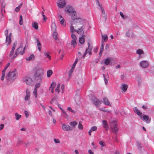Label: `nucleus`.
Segmentation results:
<instances>
[{
    "label": "nucleus",
    "mask_w": 154,
    "mask_h": 154,
    "mask_svg": "<svg viewBox=\"0 0 154 154\" xmlns=\"http://www.w3.org/2000/svg\"><path fill=\"white\" fill-rule=\"evenodd\" d=\"M57 99V97H55L54 98H52V99L51 100V101H50V103H52V102H53L55 100H56Z\"/></svg>",
    "instance_id": "59"
},
{
    "label": "nucleus",
    "mask_w": 154,
    "mask_h": 154,
    "mask_svg": "<svg viewBox=\"0 0 154 154\" xmlns=\"http://www.w3.org/2000/svg\"><path fill=\"white\" fill-rule=\"evenodd\" d=\"M97 129V127L94 126H93L91 128L90 130L91 131H96Z\"/></svg>",
    "instance_id": "47"
},
{
    "label": "nucleus",
    "mask_w": 154,
    "mask_h": 154,
    "mask_svg": "<svg viewBox=\"0 0 154 154\" xmlns=\"http://www.w3.org/2000/svg\"><path fill=\"white\" fill-rule=\"evenodd\" d=\"M137 144L138 149H141L142 147L141 145V143L139 141H137Z\"/></svg>",
    "instance_id": "38"
},
{
    "label": "nucleus",
    "mask_w": 154,
    "mask_h": 154,
    "mask_svg": "<svg viewBox=\"0 0 154 154\" xmlns=\"http://www.w3.org/2000/svg\"><path fill=\"white\" fill-rule=\"evenodd\" d=\"M134 112L138 116H140V118H142V113L140 112L139 110L138 109L137 107H134Z\"/></svg>",
    "instance_id": "15"
},
{
    "label": "nucleus",
    "mask_w": 154,
    "mask_h": 154,
    "mask_svg": "<svg viewBox=\"0 0 154 154\" xmlns=\"http://www.w3.org/2000/svg\"><path fill=\"white\" fill-rule=\"evenodd\" d=\"M78 128L79 129L82 130L83 129V126L81 124V122H80L78 125Z\"/></svg>",
    "instance_id": "43"
},
{
    "label": "nucleus",
    "mask_w": 154,
    "mask_h": 154,
    "mask_svg": "<svg viewBox=\"0 0 154 154\" xmlns=\"http://www.w3.org/2000/svg\"><path fill=\"white\" fill-rule=\"evenodd\" d=\"M24 113L25 114L26 117V118L28 117L29 116V114H28V112L26 110H25Z\"/></svg>",
    "instance_id": "58"
},
{
    "label": "nucleus",
    "mask_w": 154,
    "mask_h": 154,
    "mask_svg": "<svg viewBox=\"0 0 154 154\" xmlns=\"http://www.w3.org/2000/svg\"><path fill=\"white\" fill-rule=\"evenodd\" d=\"M75 11V10L71 7H69V8L67 9V10H66V11L70 13V14L72 13Z\"/></svg>",
    "instance_id": "23"
},
{
    "label": "nucleus",
    "mask_w": 154,
    "mask_h": 154,
    "mask_svg": "<svg viewBox=\"0 0 154 154\" xmlns=\"http://www.w3.org/2000/svg\"><path fill=\"white\" fill-rule=\"evenodd\" d=\"M23 81L27 85H29L32 84L33 82L32 79L29 76L24 77L23 79Z\"/></svg>",
    "instance_id": "6"
},
{
    "label": "nucleus",
    "mask_w": 154,
    "mask_h": 154,
    "mask_svg": "<svg viewBox=\"0 0 154 154\" xmlns=\"http://www.w3.org/2000/svg\"><path fill=\"white\" fill-rule=\"evenodd\" d=\"M103 125V127L106 129V130H107L108 128V125L106 120H103L102 121Z\"/></svg>",
    "instance_id": "19"
},
{
    "label": "nucleus",
    "mask_w": 154,
    "mask_h": 154,
    "mask_svg": "<svg viewBox=\"0 0 154 154\" xmlns=\"http://www.w3.org/2000/svg\"><path fill=\"white\" fill-rule=\"evenodd\" d=\"M32 26L36 29H37L38 28V24L37 22H35L32 23Z\"/></svg>",
    "instance_id": "26"
},
{
    "label": "nucleus",
    "mask_w": 154,
    "mask_h": 154,
    "mask_svg": "<svg viewBox=\"0 0 154 154\" xmlns=\"http://www.w3.org/2000/svg\"><path fill=\"white\" fill-rule=\"evenodd\" d=\"M101 11L102 13L103 14V15H104V14H105V11L103 8L102 7L101 8Z\"/></svg>",
    "instance_id": "63"
},
{
    "label": "nucleus",
    "mask_w": 154,
    "mask_h": 154,
    "mask_svg": "<svg viewBox=\"0 0 154 154\" xmlns=\"http://www.w3.org/2000/svg\"><path fill=\"white\" fill-rule=\"evenodd\" d=\"M44 55L46 56V57H48L49 60L51 59V57L49 54L48 53H47L46 51H45L44 53Z\"/></svg>",
    "instance_id": "34"
},
{
    "label": "nucleus",
    "mask_w": 154,
    "mask_h": 154,
    "mask_svg": "<svg viewBox=\"0 0 154 154\" xmlns=\"http://www.w3.org/2000/svg\"><path fill=\"white\" fill-rule=\"evenodd\" d=\"M78 60V58H77L76 59L74 63L72 66V69H74L75 68V66Z\"/></svg>",
    "instance_id": "44"
},
{
    "label": "nucleus",
    "mask_w": 154,
    "mask_h": 154,
    "mask_svg": "<svg viewBox=\"0 0 154 154\" xmlns=\"http://www.w3.org/2000/svg\"><path fill=\"white\" fill-rule=\"evenodd\" d=\"M74 69H72V68L70 70L69 73V76H70L72 74V73L73 71V70Z\"/></svg>",
    "instance_id": "52"
},
{
    "label": "nucleus",
    "mask_w": 154,
    "mask_h": 154,
    "mask_svg": "<svg viewBox=\"0 0 154 154\" xmlns=\"http://www.w3.org/2000/svg\"><path fill=\"white\" fill-rule=\"evenodd\" d=\"M44 73L43 69L42 68H38L34 75V80L35 82H42L43 75Z\"/></svg>",
    "instance_id": "1"
},
{
    "label": "nucleus",
    "mask_w": 154,
    "mask_h": 154,
    "mask_svg": "<svg viewBox=\"0 0 154 154\" xmlns=\"http://www.w3.org/2000/svg\"><path fill=\"white\" fill-rule=\"evenodd\" d=\"M84 28L85 26H84L83 25H82L80 28H78V30L75 29L74 30V31L76 32L79 34H82V35H83L84 33L83 29Z\"/></svg>",
    "instance_id": "12"
},
{
    "label": "nucleus",
    "mask_w": 154,
    "mask_h": 154,
    "mask_svg": "<svg viewBox=\"0 0 154 154\" xmlns=\"http://www.w3.org/2000/svg\"><path fill=\"white\" fill-rule=\"evenodd\" d=\"M92 102L96 106H99L101 104V101H100L99 100L95 97H94L92 100Z\"/></svg>",
    "instance_id": "7"
},
{
    "label": "nucleus",
    "mask_w": 154,
    "mask_h": 154,
    "mask_svg": "<svg viewBox=\"0 0 154 154\" xmlns=\"http://www.w3.org/2000/svg\"><path fill=\"white\" fill-rule=\"evenodd\" d=\"M30 98V95H26L24 97V100L26 101L29 100Z\"/></svg>",
    "instance_id": "45"
},
{
    "label": "nucleus",
    "mask_w": 154,
    "mask_h": 154,
    "mask_svg": "<svg viewBox=\"0 0 154 154\" xmlns=\"http://www.w3.org/2000/svg\"><path fill=\"white\" fill-rule=\"evenodd\" d=\"M23 17L22 15H20V21L19 23L20 25H22L23 24Z\"/></svg>",
    "instance_id": "39"
},
{
    "label": "nucleus",
    "mask_w": 154,
    "mask_h": 154,
    "mask_svg": "<svg viewBox=\"0 0 154 154\" xmlns=\"http://www.w3.org/2000/svg\"><path fill=\"white\" fill-rule=\"evenodd\" d=\"M26 95H30V92L27 89L26 91Z\"/></svg>",
    "instance_id": "57"
},
{
    "label": "nucleus",
    "mask_w": 154,
    "mask_h": 154,
    "mask_svg": "<svg viewBox=\"0 0 154 154\" xmlns=\"http://www.w3.org/2000/svg\"><path fill=\"white\" fill-rule=\"evenodd\" d=\"M15 116L16 117V119L17 120H18L21 117V115L17 113H15Z\"/></svg>",
    "instance_id": "32"
},
{
    "label": "nucleus",
    "mask_w": 154,
    "mask_h": 154,
    "mask_svg": "<svg viewBox=\"0 0 154 154\" xmlns=\"http://www.w3.org/2000/svg\"><path fill=\"white\" fill-rule=\"evenodd\" d=\"M88 48H86V49L85 51L84 54H83V57L84 58L88 52L91 51L92 49V46H91L90 45V44L89 43V42L88 43Z\"/></svg>",
    "instance_id": "11"
},
{
    "label": "nucleus",
    "mask_w": 154,
    "mask_h": 154,
    "mask_svg": "<svg viewBox=\"0 0 154 154\" xmlns=\"http://www.w3.org/2000/svg\"><path fill=\"white\" fill-rule=\"evenodd\" d=\"M99 143L102 146H105L104 144L105 143H104V142H103V141H100L99 142Z\"/></svg>",
    "instance_id": "61"
},
{
    "label": "nucleus",
    "mask_w": 154,
    "mask_h": 154,
    "mask_svg": "<svg viewBox=\"0 0 154 154\" xmlns=\"http://www.w3.org/2000/svg\"><path fill=\"white\" fill-rule=\"evenodd\" d=\"M110 124V128L112 131L117 134L118 131V128H117V122L116 121L112 120L109 121Z\"/></svg>",
    "instance_id": "3"
},
{
    "label": "nucleus",
    "mask_w": 154,
    "mask_h": 154,
    "mask_svg": "<svg viewBox=\"0 0 154 154\" xmlns=\"http://www.w3.org/2000/svg\"><path fill=\"white\" fill-rule=\"evenodd\" d=\"M71 17V19L72 21L71 22V24L72 25L74 24L75 23V21L79 20H80L81 18L77 16L76 15V12L75 11L73 12L72 13L70 14Z\"/></svg>",
    "instance_id": "4"
},
{
    "label": "nucleus",
    "mask_w": 154,
    "mask_h": 154,
    "mask_svg": "<svg viewBox=\"0 0 154 154\" xmlns=\"http://www.w3.org/2000/svg\"><path fill=\"white\" fill-rule=\"evenodd\" d=\"M60 84H58L57 86V88L55 89V91L56 92H57L58 93H59L60 92V90L59 89L60 88Z\"/></svg>",
    "instance_id": "49"
},
{
    "label": "nucleus",
    "mask_w": 154,
    "mask_h": 154,
    "mask_svg": "<svg viewBox=\"0 0 154 154\" xmlns=\"http://www.w3.org/2000/svg\"><path fill=\"white\" fill-rule=\"evenodd\" d=\"M103 103L104 104L111 106V105L110 102L109 101L108 99L106 97H104L103 98Z\"/></svg>",
    "instance_id": "17"
},
{
    "label": "nucleus",
    "mask_w": 154,
    "mask_h": 154,
    "mask_svg": "<svg viewBox=\"0 0 154 154\" xmlns=\"http://www.w3.org/2000/svg\"><path fill=\"white\" fill-rule=\"evenodd\" d=\"M41 83L38 82V83H36L35 85L34 89L37 90V88L40 86Z\"/></svg>",
    "instance_id": "41"
},
{
    "label": "nucleus",
    "mask_w": 154,
    "mask_h": 154,
    "mask_svg": "<svg viewBox=\"0 0 154 154\" xmlns=\"http://www.w3.org/2000/svg\"><path fill=\"white\" fill-rule=\"evenodd\" d=\"M82 21V19L81 18L80 19V20H78L75 21V23L74 25V26L76 28H80L81 26L83 24L81 22Z\"/></svg>",
    "instance_id": "9"
},
{
    "label": "nucleus",
    "mask_w": 154,
    "mask_h": 154,
    "mask_svg": "<svg viewBox=\"0 0 154 154\" xmlns=\"http://www.w3.org/2000/svg\"><path fill=\"white\" fill-rule=\"evenodd\" d=\"M141 118H143V120L147 123H149L151 119V118H149L148 116L146 115H143V116H142Z\"/></svg>",
    "instance_id": "13"
},
{
    "label": "nucleus",
    "mask_w": 154,
    "mask_h": 154,
    "mask_svg": "<svg viewBox=\"0 0 154 154\" xmlns=\"http://www.w3.org/2000/svg\"><path fill=\"white\" fill-rule=\"evenodd\" d=\"M58 18L60 24L63 26H65L66 25V24L64 23L65 20L61 15L58 16Z\"/></svg>",
    "instance_id": "14"
},
{
    "label": "nucleus",
    "mask_w": 154,
    "mask_h": 154,
    "mask_svg": "<svg viewBox=\"0 0 154 154\" xmlns=\"http://www.w3.org/2000/svg\"><path fill=\"white\" fill-rule=\"evenodd\" d=\"M71 45L73 46V47H74L77 44L76 40L74 39L72 40L71 41Z\"/></svg>",
    "instance_id": "36"
},
{
    "label": "nucleus",
    "mask_w": 154,
    "mask_h": 154,
    "mask_svg": "<svg viewBox=\"0 0 154 154\" xmlns=\"http://www.w3.org/2000/svg\"><path fill=\"white\" fill-rule=\"evenodd\" d=\"M71 37L73 39L75 40L76 39V37L75 34H72L71 35Z\"/></svg>",
    "instance_id": "53"
},
{
    "label": "nucleus",
    "mask_w": 154,
    "mask_h": 154,
    "mask_svg": "<svg viewBox=\"0 0 154 154\" xmlns=\"http://www.w3.org/2000/svg\"><path fill=\"white\" fill-rule=\"evenodd\" d=\"M14 50L12 49L9 54V55L10 57L13 54L14 52Z\"/></svg>",
    "instance_id": "60"
},
{
    "label": "nucleus",
    "mask_w": 154,
    "mask_h": 154,
    "mask_svg": "<svg viewBox=\"0 0 154 154\" xmlns=\"http://www.w3.org/2000/svg\"><path fill=\"white\" fill-rule=\"evenodd\" d=\"M37 45L38 47V49L39 51H41V44L40 42L37 43Z\"/></svg>",
    "instance_id": "40"
},
{
    "label": "nucleus",
    "mask_w": 154,
    "mask_h": 154,
    "mask_svg": "<svg viewBox=\"0 0 154 154\" xmlns=\"http://www.w3.org/2000/svg\"><path fill=\"white\" fill-rule=\"evenodd\" d=\"M22 5V3H21L14 10V11L16 12H18L20 10V8H21Z\"/></svg>",
    "instance_id": "31"
},
{
    "label": "nucleus",
    "mask_w": 154,
    "mask_h": 154,
    "mask_svg": "<svg viewBox=\"0 0 154 154\" xmlns=\"http://www.w3.org/2000/svg\"><path fill=\"white\" fill-rule=\"evenodd\" d=\"M78 124L77 122L75 121L71 122L70 123V125L71 126V127H72V129L75 128V126Z\"/></svg>",
    "instance_id": "21"
},
{
    "label": "nucleus",
    "mask_w": 154,
    "mask_h": 154,
    "mask_svg": "<svg viewBox=\"0 0 154 154\" xmlns=\"http://www.w3.org/2000/svg\"><path fill=\"white\" fill-rule=\"evenodd\" d=\"M51 28L52 30L53 31H56V26L55 23H53L51 24Z\"/></svg>",
    "instance_id": "22"
},
{
    "label": "nucleus",
    "mask_w": 154,
    "mask_h": 154,
    "mask_svg": "<svg viewBox=\"0 0 154 154\" xmlns=\"http://www.w3.org/2000/svg\"><path fill=\"white\" fill-rule=\"evenodd\" d=\"M61 89L62 90V92L63 93L64 89V85L63 84L61 85Z\"/></svg>",
    "instance_id": "55"
},
{
    "label": "nucleus",
    "mask_w": 154,
    "mask_h": 154,
    "mask_svg": "<svg viewBox=\"0 0 154 154\" xmlns=\"http://www.w3.org/2000/svg\"><path fill=\"white\" fill-rule=\"evenodd\" d=\"M104 45V42L102 40V41L101 42V45L100 48V51H101V52H103V50Z\"/></svg>",
    "instance_id": "35"
},
{
    "label": "nucleus",
    "mask_w": 154,
    "mask_h": 154,
    "mask_svg": "<svg viewBox=\"0 0 154 154\" xmlns=\"http://www.w3.org/2000/svg\"><path fill=\"white\" fill-rule=\"evenodd\" d=\"M103 17L104 18L105 21H106L107 19V15L106 14H104V15H103Z\"/></svg>",
    "instance_id": "64"
},
{
    "label": "nucleus",
    "mask_w": 154,
    "mask_h": 154,
    "mask_svg": "<svg viewBox=\"0 0 154 154\" xmlns=\"http://www.w3.org/2000/svg\"><path fill=\"white\" fill-rule=\"evenodd\" d=\"M62 129L64 131H71L72 129V127H71L68 125L66 124H63L62 125Z\"/></svg>",
    "instance_id": "8"
},
{
    "label": "nucleus",
    "mask_w": 154,
    "mask_h": 154,
    "mask_svg": "<svg viewBox=\"0 0 154 154\" xmlns=\"http://www.w3.org/2000/svg\"><path fill=\"white\" fill-rule=\"evenodd\" d=\"M5 34L6 37V42L8 43L7 45L10 44L11 42V33H9L8 34V30H6L5 31Z\"/></svg>",
    "instance_id": "5"
},
{
    "label": "nucleus",
    "mask_w": 154,
    "mask_h": 154,
    "mask_svg": "<svg viewBox=\"0 0 154 154\" xmlns=\"http://www.w3.org/2000/svg\"><path fill=\"white\" fill-rule=\"evenodd\" d=\"M56 86V83L55 82H53L51 85V86L50 87L49 89L50 90L51 89V92L52 93H54L53 90L55 86Z\"/></svg>",
    "instance_id": "18"
},
{
    "label": "nucleus",
    "mask_w": 154,
    "mask_h": 154,
    "mask_svg": "<svg viewBox=\"0 0 154 154\" xmlns=\"http://www.w3.org/2000/svg\"><path fill=\"white\" fill-rule=\"evenodd\" d=\"M140 66L143 68H146L149 66V63L146 60H143L140 63Z\"/></svg>",
    "instance_id": "10"
},
{
    "label": "nucleus",
    "mask_w": 154,
    "mask_h": 154,
    "mask_svg": "<svg viewBox=\"0 0 154 154\" xmlns=\"http://www.w3.org/2000/svg\"><path fill=\"white\" fill-rule=\"evenodd\" d=\"M67 109L68 110H69V111L70 112H72L73 113H75V111L74 110H73L72 109V108L70 107H68L67 108Z\"/></svg>",
    "instance_id": "51"
},
{
    "label": "nucleus",
    "mask_w": 154,
    "mask_h": 154,
    "mask_svg": "<svg viewBox=\"0 0 154 154\" xmlns=\"http://www.w3.org/2000/svg\"><path fill=\"white\" fill-rule=\"evenodd\" d=\"M102 37L105 42H106L108 39V36L106 34H102Z\"/></svg>",
    "instance_id": "29"
},
{
    "label": "nucleus",
    "mask_w": 154,
    "mask_h": 154,
    "mask_svg": "<svg viewBox=\"0 0 154 154\" xmlns=\"http://www.w3.org/2000/svg\"><path fill=\"white\" fill-rule=\"evenodd\" d=\"M85 35H82V36L79 38V42L81 44H83L85 42V39L84 38V37Z\"/></svg>",
    "instance_id": "24"
},
{
    "label": "nucleus",
    "mask_w": 154,
    "mask_h": 154,
    "mask_svg": "<svg viewBox=\"0 0 154 154\" xmlns=\"http://www.w3.org/2000/svg\"><path fill=\"white\" fill-rule=\"evenodd\" d=\"M57 33L56 32V31H53L52 35L54 38L56 40L58 39V37H57Z\"/></svg>",
    "instance_id": "27"
},
{
    "label": "nucleus",
    "mask_w": 154,
    "mask_h": 154,
    "mask_svg": "<svg viewBox=\"0 0 154 154\" xmlns=\"http://www.w3.org/2000/svg\"><path fill=\"white\" fill-rule=\"evenodd\" d=\"M34 56L33 54H31L29 57L26 58V60L27 61H30L32 59H34Z\"/></svg>",
    "instance_id": "28"
},
{
    "label": "nucleus",
    "mask_w": 154,
    "mask_h": 154,
    "mask_svg": "<svg viewBox=\"0 0 154 154\" xmlns=\"http://www.w3.org/2000/svg\"><path fill=\"white\" fill-rule=\"evenodd\" d=\"M110 62V59L109 58H106L105 60L104 61V63L106 65H108L109 64Z\"/></svg>",
    "instance_id": "33"
},
{
    "label": "nucleus",
    "mask_w": 154,
    "mask_h": 154,
    "mask_svg": "<svg viewBox=\"0 0 154 154\" xmlns=\"http://www.w3.org/2000/svg\"><path fill=\"white\" fill-rule=\"evenodd\" d=\"M143 51L141 49H139L137 51V53L139 55L143 54Z\"/></svg>",
    "instance_id": "37"
},
{
    "label": "nucleus",
    "mask_w": 154,
    "mask_h": 154,
    "mask_svg": "<svg viewBox=\"0 0 154 154\" xmlns=\"http://www.w3.org/2000/svg\"><path fill=\"white\" fill-rule=\"evenodd\" d=\"M33 93L35 97L36 98L37 95V90L34 89Z\"/></svg>",
    "instance_id": "46"
},
{
    "label": "nucleus",
    "mask_w": 154,
    "mask_h": 154,
    "mask_svg": "<svg viewBox=\"0 0 154 154\" xmlns=\"http://www.w3.org/2000/svg\"><path fill=\"white\" fill-rule=\"evenodd\" d=\"M54 141L56 143H60V141L58 139H54Z\"/></svg>",
    "instance_id": "54"
},
{
    "label": "nucleus",
    "mask_w": 154,
    "mask_h": 154,
    "mask_svg": "<svg viewBox=\"0 0 154 154\" xmlns=\"http://www.w3.org/2000/svg\"><path fill=\"white\" fill-rule=\"evenodd\" d=\"M58 6L60 8H63L66 5V2L64 0L63 2H59L57 3Z\"/></svg>",
    "instance_id": "16"
},
{
    "label": "nucleus",
    "mask_w": 154,
    "mask_h": 154,
    "mask_svg": "<svg viewBox=\"0 0 154 154\" xmlns=\"http://www.w3.org/2000/svg\"><path fill=\"white\" fill-rule=\"evenodd\" d=\"M100 109L104 112H107L108 113L110 112V111H109L107 110H106V109H105L102 108V109Z\"/></svg>",
    "instance_id": "56"
},
{
    "label": "nucleus",
    "mask_w": 154,
    "mask_h": 154,
    "mask_svg": "<svg viewBox=\"0 0 154 154\" xmlns=\"http://www.w3.org/2000/svg\"><path fill=\"white\" fill-rule=\"evenodd\" d=\"M22 46H20L17 49L15 52V55H18L22 49Z\"/></svg>",
    "instance_id": "20"
},
{
    "label": "nucleus",
    "mask_w": 154,
    "mask_h": 154,
    "mask_svg": "<svg viewBox=\"0 0 154 154\" xmlns=\"http://www.w3.org/2000/svg\"><path fill=\"white\" fill-rule=\"evenodd\" d=\"M17 71L16 69H15L14 71H10L6 75L5 79L8 82H13L16 78V74Z\"/></svg>",
    "instance_id": "2"
},
{
    "label": "nucleus",
    "mask_w": 154,
    "mask_h": 154,
    "mask_svg": "<svg viewBox=\"0 0 154 154\" xmlns=\"http://www.w3.org/2000/svg\"><path fill=\"white\" fill-rule=\"evenodd\" d=\"M125 35L128 37H130L129 32H126L125 33Z\"/></svg>",
    "instance_id": "62"
},
{
    "label": "nucleus",
    "mask_w": 154,
    "mask_h": 154,
    "mask_svg": "<svg viewBox=\"0 0 154 154\" xmlns=\"http://www.w3.org/2000/svg\"><path fill=\"white\" fill-rule=\"evenodd\" d=\"M17 44V41H15L13 44V45L12 49H13L14 50H15V47L16 46Z\"/></svg>",
    "instance_id": "48"
},
{
    "label": "nucleus",
    "mask_w": 154,
    "mask_h": 154,
    "mask_svg": "<svg viewBox=\"0 0 154 154\" xmlns=\"http://www.w3.org/2000/svg\"><path fill=\"white\" fill-rule=\"evenodd\" d=\"M53 72L51 70H48L47 71V76L48 77H50L52 74Z\"/></svg>",
    "instance_id": "30"
},
{
    "label": "nucleus",
    "mask_w": 154,
    "mask_h": 154,
    "mask_svg": "<svg viewBox=\"0 0 154 154\" xmlns=\"http://www.w3.org/2000/svg\"><path fill=\"white\" fill-rule=\"evenodd\" d=\"M73 25H71V26L70 27V32L71 33H73L74 31V30H75L74 29V26H73Z\"/></svg>",
    "instance_id": "50"
},
{
    "label": "nucleus",
    "mask_w": 154,
    "mask_h": 154,
    "mask_svg": "<svg viewBox=\"0 0 154 154\" xmlns=\"http://www.w3.org/2000/svg\"><path fill=\"white\" fill-rule=\"evenodd\" d=\"M120 14L122 18L124 19H126L127 17L126 16H125L122 12H120Z\"/></svg>",
    "instance_id": "42"
},
{
    "label": "nucleus",
    "mask_w": 154,
    "mask_h": 154,
    "mask_svg": "<svg viewBox=\"0 0 154 154\" xmlns=\"http://www.w3.org/2000/svg\"><path fill=\"white\" fill-rule=\"evenodd\" d=\"M122 87L123 91H126L128 88V85L125 84H122Z\"/></svg>",
    "instance_id": "25"
}]
</instances>
